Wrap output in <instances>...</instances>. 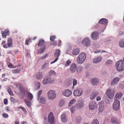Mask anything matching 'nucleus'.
<instances>
[{"instance_id":"f257e3e1","label":"nucleus","mask_w":124,"mask_h":124,"mask_svg":"<svg viewBox=\"0 0 124 124\" xmlns=\"http://www.w3.org/2000/svg\"><path fill=\"white\" fill-rule=\"evenodd\" d=\"M116 67L118 71H123L124 70V60H120L118 61L116 63Z\"/></svg>"},{"instance_id":"f03ea898","label":"nucleus","mask_w":124,"mask_h":124,"mask_svg":"<svg viewBox=\"0 0 124 124\" xmlns=\"http://www.w3.org/2000/svg\"><path fill=\"white\" fill-rule=\"evenodd\" d=\"M86 56V54L85 52L81 53L77 58V62L78 64L82 63L85 60Z\"/></svg>"},{"instance_id":"7ed1b4c3","label":"nucleus","mask_w":124,"mask_h":124,"mask_svg":"<svg viewBox=\"0 0 124 124\" xmlns=\"http://www.w3.org/2000/svg\"><path fill=\"white\" fill-rule=\"evenodd\" d=\"M48 121L50 124H55V120L53 112H50L49 114Z\"/></svg>"},{"instance_id":"20e7f679","label":"nucleus","mask_w":124,"mask_h":124,"mask_svg":"<svg viewBox=\"0 0 124 124\" xmlns=\"http://www.w3.org/2000/svg\"><path fill=\"white\" fill-rule=\"evenodd\" d=\"M48 97L50 100H53L56 97L55 92L53 90H50L48 93Z\"/></svg>"},{"instance_id":"39448f33","label":"nucleus","mask_w":124,"mask_h":124,"mask_svg":"<svg viewBox=\"0 0 124 124\" xmlns=\"http://www.w3.org/2000/svg\"><path fill=\"white\" fill-rule=\"evenodd\" d=\"M73 93L75 96H79L82 94V90L80 88H78L74 90Z\"/></svg>"},{"instance_id":"423d86ee","label":"nucleus","mask_w":124,"mask_h":124,"mask_svg":"<svg viewBox=\"0 0 124 124\" xmlns=\"http://www.w3.org/2000/svg\"><path fill=\"white\" fill-rule=\"evenodd\" d=\"M115 100L113 104V108L114 110H117L119 108L120 102L118 100Z\"/></svg>"},{"instance_id":"0eeeda50","label":"nucleus","mask_w":124,"mask_h":124,"mask_svg":"<svg viewBox=\"0 0 124 124\" xmlns=\"http://www.w3.org/2000/svg\"><path fill=\"white\" fill-rule=\"evenodd\" d=\"M106 93L107 96L109 99H112L113 97L114 93V92H112L110 89H108Z\"/></svg>"},{"instance_id":"6e6552de","label":"nucleus","mask_w":124,"mask_h":124,"mask_svg":"<svg viewBox=\"0 0 124 124\" xmlns=\"http://www.w3.org/2000/svg\"><path fill=\"white\" fill-rule=\"evenodd\" d=\"M60 51L59 50L56 49L55 51L54 54V56L56 57H57L51 63V64L53 63L56 62L58 59V57H59L60 55Z\"/></svg>"},{"instance_id":"1a4fd4ad","label":"nucleus","mask_w":124,"mask_h":124,"mask_svg":"<svg viewBox=\"0 0 124 124\" xmlns=\"http://www.w3.org/2000/svg\"><path fill=\"white\" fill-rule=\"evenodd\" d=\"M90 41L88 38H85L82 41V43L83 45H85L86 46H88L90 45Z\"/></svg>"},{"instance_id":"9d476101","label":"nucleus","mask_w":124,"mask_h":124,"mask_svg":"<svg viewBox=\"0 0 124 124\" xmlns=\"http://www.w3.org/2000/svg\"><path fill=\"white\" fill-rule=\"evenodd\" d=\"M51 79V78L50 76L45 77L43 80L42 84L44 85L47 84L50 82Z\"/></svg>"},{"instance_id":"9b49d317","label":"nucleus","mask_w":124,"mask_h":124,"mask_svg":"<svg viewBox=\"0 0 124 124\" xmlns=\"http://www.w3.org/2000/svg\"><path fill=\"white\" fill-rule=\"evenodd\" d=\"M72 94V92L71 90L67 89L64 90L62 92V95L66 97H69Z\"/></svg>"},{"instance_id":"f8f14e48","label":"nucleus","mask_w":124,"mask_h":124,"mask_svg":"<svg viewBox=\"0 0 124 124\" xmlns=\"http://www.w3.org/2000/svg\"><path fill=\"white\" fill-rule=\"evenodd\" d=\"M89 109L90 110H92L96 108V104L94 102H90L89 103Z\"/></svg>"},{"instance_id":"ddd939ff","label":"nucleus","mask_w":124,"mask_h":124,"mask_svg":"<svg viewBox=\"0 0 124 124\" xmlns=\"http://www.w3.org/2000/svg\"><path fill=\"white\" fill-rule=\"evenodd\" d=\"M77 68L76 64L74 63H73L70 66V71L71 73H74L76 71Z\"/></svg>"},{"instance_id":"4468645a","label":"nucleus","mask_w":124,"mask_h":124,"mask_svg":"<svg viewBox=\"0 0 124 124\" xmlns=\"http://www.w3.org/2000/svg\"><path fill=\"white\" fill-rule=\"evenodd\" d=\"M17 88H18L20 93H23L24 91V89L22 85L18 84L16 85Z\"/></svg>"},{"instance_id":"2eb2a0df","label":"nucleus","mask_w":124,"mask_h":124,"mask_svg":"<svg viewBox=\"0 0 124 124\" xmlns=\"http://www.w3.org/2000/svg\"><path fill=\"white\" fill-rule=\"evenodd\" d=\"M120 78L118 77H116L112 80L111 83V86L115 85L118 83L120 80Z\"/></svg>"},{"instance_id":"dca6fc26","label":"nucleus","mask_w":124,"mask_h":124,"mask_svg":"<svg viewBox=\"0 0 124 124\" xmlns=\"http://www.w3.org/2000/svg\"><path fill=\"white\" fill-rule=\"evenodd\" d=\"M62 122L64 123L66 122L68 120V118L66 114H62L61 116Z\"/></svg>"},{"instance_id":"f3484780","label":"nucleus","mask_w":124,"mask_h":124,"mask_svg":"<svg viewBox=\"0 0 124 124\" xmlns=\"http://www.w3.org/2000/svg\"><path fill=\"white\" fill-rule=\"evenodd\" d=\"M43 76V73L41 72H39L35 75V78L37 80L41 79Z\"/></svg>"},{"instance_id":"a211bd4d","label":"nucleus","mask_w":124,"mask_h":124,"mask_svg":"<svg viewBox=\"0 0 124 124\" xmlns=\"http://www.w3.org/2000/svg\"><path fill=\"white\" fill-rule=\"evenodd\" d=\"M99 34V33L97 31L94 32L92 34V39L94 40L96 39L98 37Z\"/></svg>"},{"instance_id":"6ab92c4d","label":"nucleus","mask_w":124,"mask_h":124,"mask_svg":"<svg viewBox=\"0 0 124 124\" xmlns=\"http://www.w3.org/2000/svg\"><path fill=\"white\" fill-rule=\"evenodd\" d=\"M99 112H101L104 109V104L102 101H101L99 103Z\"/></svg>"},{"instance_id":"aec40b11","label":"nucleus","mask_w":124,"mask_h":124,"mask_svg":"<svg viewBox=\"0 0 124 124\" xmlns=\"http://www.w3.org/2000/svg\"><path fill=\"white\" fill-rule=\"evenodd\" d=\"M98 23L103 24H107L108 23V21L106 19L102 18L99 21Z\"/></svg>"},{"instance_id":"412c9836","label":"nucleus","mask_w":124,"mask_h":124,"mask_svg":"<svg viewBox=\"0 0 124 124\" xmlns=\"http://www.w3.org/2000/svg\"><path fill=\"white\" fill-rule=\"evenodd\" d=\"M9 31L7 29L5 30L4 31L2 32V36L4 38H6V36L9 35Z\"/></svg>"},{"instance_id":"4be33fe9","label":"nucleus","mask_w":124,"mask_h":124,"mask_svg":"<svg viewBox=\"0 0 124 124\" xmlns=\"http://www.w3.org/2000/svg\"><path fill=\"white\" fill-rule=\"evenodd\" d=\"M84 103V102L83 101H78L76 105L77 109H78L81 108L83 106Z\"/></svg>"},{"instance_id":"5701e85b","label":"nucleus","mask_w":124,"mask_h":124,"mask_svg":"<svg viewBox=\"0 0 124 124\" xmlns=\"http://www.w3.org/2000/svg\"><path fill=\"white\" fill-rule=\"evenodd\" d=\"M91 82L93 85H95L99 83V81L97 78H94L91 79Z\"/></svg>"},{"instance_id":"b1692460","label":"nucleus","mask_w":124,"mask_h":124,"mask_svg":"<svg viewBox=\"0 0 124 124\" xmlns=\"http://www.w3.org/2000/svg\"><path fill=\"white\" fill-rule=\"evenodd\" d=\"M102 59V57L101 56H99L96 58H94L93 60V62L94 63H96L97 62H100Z\"/></svg>"},{"instance_id":"393cba45","label":"nucleus","mask_w":124,"mask_h":124,"mask_svg":"<svg viewBox=\"0 0 124 124\" xmlns=\"http://www.w3.org/2000/svg\"><path fill=\"white\" fill-rule=\"evenodd\" d=\"M122 95V94L121 92H118L116 95L115 97V100H117L120 98Z\"/></svg>"},{"instance_id":"a878e982","label":"nucleus","mask_w":124,"mask_h":124,"mask_svg":"<svg viewBox=\"0 0 124 124\" xmlns=\"http://www.w3.org/2000/svg\"><path fill=\"white\" fill-rule=\"evenodd\" d=\"M111 121L113 123L120 124V120H117V119L115 118H112L111 119Z\"/></svg>"},{"instance_id":"bb28decb","label":"nucleus","mask_w":124,"mask_h":124,"mask_svg":"<svg viewBox=\"0 0 124 124\" xmlns=\"http://www.w3.org/2000/svg\"><path fill=\"white\" fill-rule=\"evenodd\" d=\"M12 40L11 38H10L8 40V47H11L12 46Z\"/></svg>"},{"instance_id":"cd10ccee","label":"nucleus","mask_w":124,"mask_h":124,"mask_svg":"<svg viewBox=\"0 0 124 124\" xmlns=\"http://www.w3.org/2000/svg\"><path fill=\"white\" fill-rule=\"evenodd\" d=\"M82 120V118L81 116H77L76 119V122L77 123H80Z\"/></svg>"},{"instance_id":"c85d7f7f","label":"nucleus","mask_w":124,"mask_h":124,"mask_svg":"<svg viewBox=\"0 0 124 124\" xmlns=\"http://www.w3.org/2000/svg\"><path fill=\"white\" fill-rule=\"evenodd\" d=\"M46 48V46L44 45L43 47L41 48L40 49L38 50V54H40L44 51Z\"/></svg>"},{"instance_id":"c756f323","label":"nucleus","mask_w":124,"mask_h":124,"mask_svg":"<svg viewBox=\"0 0 124 124\" xmlns=\"http://www.w3.org/2000/svg\"><path fill=\"white\" fill-rule=\"evenodd\" d=\"M79 52V49L78 48H77L74 50L72 52V54L74 55H76L78 54Z\"/></svg>"},{"instance_id":"7c9ffc66","label":"nucleus","mask_w":124,"mask_h":124,"mask_svg":"<svg viewBox=\"0 0 124 124\" xmlns=\"http://www.w3.org/2000/svg\"><path fill=\"white\" fill-rule=\"evenodd\" d=\"M40 102L42 104H45L46 102L45 98L43 97H41L40 100Z\"/></svg>"},{"instance_id":"2f4dec72","label":"nucleus","mask_w":124,"mask_h":124,"mask_svg":"<svg viewBox=\"0 0 124 124\" xmlns=\"http://www.w3.org/2000/svg\"><path fill=\"white\" fill-rule=\"evenodd\" d=\"M1 45L3 46L4 48H7L8 47L7 44L6 43V42L5 41H2L1 42Z\"/></svg>"},{"instance_id":"473e14b6","label":"nucleus","mask_w":124,"mask_h":124,"mask_svg":"<svg viewBox=\"0 0 124 124\" xmlns=\"http://www.w3.org/2000/svg\"><path fill=\"white\" fill-rule=\"evenodd\" d=\"M119 45L121 47H124V40L121 39L120 41Z\"/></svg>"},{"instance_id":"72a5a7b5","label":"nucleus","mask_w":124,"mask_h":124,"mask_svg":"<svg viewBox=\"0 0 124 124\" xmlns=\"http://www.w3.org/2000/svg\"><path fill=\"white\" fill-rule=\"evenodd\" d=\"M45 43V41L43 39H41L39 40V42L38 46H42Z\"/></svg>"},{"instance_id":"f704fd0d","label":"nucleus","mask_w":124,"mask_h":124,"mask_svg":"<svg viewBox=\"0 0 124 124\" xmlns=\"http://www.w3.org/2000/svg\"><path fill=\"white\" fill-rule=\"evenodd\" d=\"M24 101L25 102L26 104L28 106H30L31 105V103L30 101H28V100L26 99H24Z\"/></svg>"},{"instance_id":"c9c22d12","label":"nucleus","mask_w":124,"mask_h":124,"mask_svg":"<svg viewBox=\"0 0 124 124\" xmlns=\"http://www.w3.org/2000/svg\"><path fill=\"white\" fill-rule=\"evenodd\" d=\"M97 94V93H93L90 96V98L91 100H93L96 96Z\"/></svg>"},{"instance_id":"e433bc0d","label":"nucleus","mask_w":124,"mask_h":124,"mask_svg":"<svg viewBox=\"0 0 124 124\" xmlns=\"http://www.w3.org/2000/svg\"><path fill=\"white\" fill-rule=\"evenodd\" d=\"M76 99H73L71 100L69 103V107H70L72 104L76 102Z\"/></svg>"},{"instance_id":"4c0bfd02","label":"nucleus","mask_w":124,"mask_h":124,"mask_svg":"<svg viewBox=\"0 0 124 124\" xmlns=\"http://www.w3.org/2000/svg\"><path fill=\"white\" fill-rule=\"evenodd\" d=\"M77 109V107L76 106H74L70 108V110L72 113H74L75 110L76 109Z\"/></svg>"},{"instance_id":"58836bf2","label":"nucleus","mask_w":124,"mask_h":124,"mask_svg":"<svg viewBox=\"0 0 124 124\" xmlns=\"http://www.w3.org/2000/svg\"><path fill=\"white\" fill-rule=\"evenodd\" d=\"M49 65V64L48 62H45L42 66L41 68L42 70L44 69L47 66Z\"/></svg>"},{"instance_id":"ea45409f","label":"nucleus","mask_w":124,"mask_h":124,"mask_svg":"<svg viewBox=\"0 0 124 124\" xmlns=\"http://www.w3.org/2000/svg\"><path fill=\"white\" fill-rule=\"evenodd\" d=\"M27 97L29 100H31L33 98V96L31 93H29L27 95Z\"/></svg>"},{"instance_id":"a19ab883","label":"nucleus","mask_w":124,"mask_h":124,"mask_svg":"<svg viewBox=\"0 0 124 124\" xmlns=\"http://www.w3.org/2000/svg\"><path fill=\"white\" fill-rule=\"evenodd\" d=\"M42 92V90H40L37 93V99L39 100L40 99V96Z\"/></svg>"},{"instance_id":"79ce46f5","label":"nucleus","mask_w":124,"mask_h":124,"mask_svg":"<svg viewBox=\"0 0 124 124\" xmlns=\"http://www.w3.org/2000/svg\"><path fill=\"white\" fill-rule=\"evenodd\" d=\"M31 42V39H27L25 41V44L26 45H28V43Z\"/></svg>"},{"instance_id":"37998d69","label":"nucleus","mask_w":124,"mask_h":124,"mask_svg":"<svg viewBox=\"0 0 124 124\" xmlns=\"http://www.w3.org/2000/svg\"><path fill=\"white\" fill-rule=\"evenodd\" d=\"M91 124H99V122L97 119H95L93 121Z\"/></svg>"},{"instance_id":"c03bdc74","label":"nucleus","mask_w":124,"mask_h":124,"mask_svg":"<svg viewBox=\"0 0 124 124\" xmlns=\"http://www.w3.org/2000/svg\"><path fill=\"white\" fill-rule=\"evenodd\" d=\"M71 61L69 60H68L65 64V66L67 67L69 66L70 64L71 63Z\"/></svg>"},{"instance_id":"a18cd8bd","label":"nucleus","mask_w":124,"mask_h":124,"mask_svg":"<svg viewBox=\"0 0 124 124\" xmlns=\"http://www.w3.org/2000/svg\"><path fill=\"white\" fill-rule=\"evenodd\" d=\"M82 67L81 66H79L77 69V71L78 73H80L82 71Z\"/></svg>"},{"instance_id":"49530a36","label":"nucleus","mask_w":124,"mask_h":124,"mask_svg":"<svg viewBox=\"0 0 124 124\" xmlns=\"http://www.w3.org/2000/svg\"><path fill=\"white\" fill-rule=\"evenodd\" d=\"M77 83V81L75 79H74L73 81V87Z\"/></svg>"},{"instance_id":"de8ad7c7","label":"nucleus","mask_w":124,"mask_h":124,"mask_svg":"<svg viewBox=\"0 0 124 124\" xmlns=\"http://www.w3.org/2000/svg\"><path fill=\"white\" fill-rule=\"evenodd\" d=\"M55 38V36L54 35H52L50 37V40L51 41H54Z\"/></svg>"},{"instance_id":"09e8293b","label":"nucleus","mask_w":124,"mask_h":124,"mask_svg":"<svg viewBox=\"0 0 124 124\" xmlns=\"http://www.w3.org/2000/svg\"><path fill=\"white\" fill-rule=\"evenodd\" d=\"M40 83L39 82H38L36 84V86L37 87L36 89H39L40 87Z\"/></svg>"},{"instance_id":"8fccbe9b","label":"nucleus","mask_w":124,"mask_h":124,"mask_svg":"<svg viewBox=\"0 0 124 124\" xmlns=\"http://www.w3.org/2000/svg\"><path fill=\"white\" fill-rule=\"evenodd\" d=\"M8 93L10 95L12 96L14 94L12 91L10 89H9L8 90Z\"/></svg>"},{"instance_id":"3c124183","label":"nucleus","mask_w":124,"mask_h":124,"mask_svg":"<svg viewBox=\"0 0 124 124\" xmlns=\"http://www.w3.org/2000/svg\"><path fill=\"white\" fill-rule=\"evenodd\" d=\"M2 116L5 118H8V115L5 113H4L2 114Z\"/></svg>"},{"instance_id":"603ef678","label":"nucleus","mask_w":124,"mask_h":124,"mask_svg":"<svg viewBox=\"0 0 124 124\" xmlns=\"http://www.w3.org/2000/svg\"><path fill=\"white\" fill-rule=\"evenodd\" d=\"M49 74L50 75H54L56 74L55 72L53 70H51L49 72Z\"/></svg>"},{"instance_id":"864d4df0","label":"nucleus","mask_w":124,"mask_h":124,"mask_svg":"<svg viewBox=\"0 0 124 124\" xmlns=\"http://www.w3.org/2000/svg\"><path fill=\"white\" fill-rule=\"evenodd\" d=\"M51 45L54 46H56L57 45V42L54 41H52Z\"/></svg>"},{"instance_id":"5fc2aeb1","label":"nucleus","mask_w":124,"mask_h":124,"mask_svg":"<svg viewBox=\"0 0 124 124\" xmlns=\"http://www.w3.org/2000/svg\"><path fill=\"white\" fill-rule=\"evenodd\" d=\"M112 62L110 60H108L106 61V64H112Z\"/></svg>"},{"instance_id":"6e6d98bb","label":"nucleus","mask_w":124,"mask_h":124,"mask_svg":"<svg viewBox=\"0 0 124 124\" xmlns=\"http://www.w3.org/2000/svg\"><path fill=\"white\" fill-rule=\"evenodd\" d=\"M63 100L61 101H60L59 105L60 107L61 106H62L64 104Z\"/></svg>"},{"instance_id":"4d7b16f0","label":"nucleus","mask_w":124,"mask_h":124,"mask_svg":"<svg viewBox=\"0 0 124 124\" xmlns=\"http://www.w3.org/2000/svg\"><path fill=\"white\" fill-rule=\"evenodd\" d=\"M4 102L5 104L7 105L8 103V100L7 99H5L4 100Z\"/></svg>"},{"instance_id":"13d9d810","label":"nucleus","mask_w":124,"mask_h":124,"mask_svg":"<svg viewBox=\"0 0 124 124\" xmlns=\"http://www.w3.org/2000/svg\"><path fill=\"white\" fill-rule=\"evenodd\" d=\"M19 108L21 109L24 112H26L25 108L23 107H19Z\"/></svg>"},{"instance_id":"bf43d9fd","label":"nucleus","mask_w":124,"mask_h":124,"mask_svg":"<svg viewBox=\"0 0 124 124\" xmlns=\"http://www.w3.org/2000/svg\"><path fill=\"white\" fill-rule=\"evenodd\" d=\"M15 100V99L14 98L11 97V101L14 102Z\"/></svg>"},{"instance_id":"052dcab7","label":"nucleus","mask_w":124,"mask_h":124,"mask_svg":"<svg viewBox=\"0 0 124 124\" xmlns=\"http://www.w3.org/2000/svg\"><path fill=\"white\" fill-rule=\"evenodd\" d=\"M8 67L9 68H13V65L12 64L10 63L8 64Z\"/></svg>"},{"instance_id":"680f3d73","label":"nucleus","mask_w":124,"mask_h":124,"mask_svg":"<svg viewBox=\"0 0 124 124\" xmlns=\"http://www.w3.org/2000/svg\"><path fill=\"white\" fill-rule=\"evenodd\" d=\"M47 54H46V55H45L44 56H42V57H40V59H44V58H46L47 57Z\"/></svg>"},{"instance_id":"e2e57ef3","label":"nucleus","mask_w":124,"mask_h":124,"mask_svg":"<svg viewBox=\"0 0 124 124\" xmlns=\"http://www.w3.org/2000/svg\"><path fill=\"white\" fill-rule=\"evenodd\" d=\"M101 100V98L100 96H98L96 98V100L97 101H99Z\"/></svg>"},{"instance_id":"0e129e2a","label":"nucleus","mask_w":124,"mask_h":124,"mask_svg":"<svg viewBox=\"0 0 124 124\" xmlns=\"http://www.w3.org/2000/svg\"><path fill=\"white\" fill-rule=\"evenodd\" d=\"M21 71V70H15V72L16 73H18Z\"/></svg>"},{"instance_id":"69168bd1","label":"nucleus","mask_w":124,"mask_h":124,"mask_svg":"<svg viewBox=\"0 0 124 124\" xmlns=\"http://www.w3.org/2000/svg\"><path fill=\"white\" fill-rule=\"evenodd\" d=\"M61 41L60 40H59V42L58 43V46H60L61 45Z\"/></svg>"},{"instance_id":"338daca9","label":"nucleus","mask_w":124,"mask_h":124,"mask_svg":"<svg viewBox=\"0 0 124 124\" xmlns=\"http://www.w3.org/2000/svg\"><path fill=\"white\" fill-rule=\"evenodd\" d=\"M100 52V51L99 50H97L95 51L94 52V53L96 54Z\"/></svg>"},{"instance_id":"774afa93","label":"nucleus","mask_w":124,"mask_h":124,"mask_svg":"<svg viewBox=\"0 0 124 124\" xmlns=\"http://www.w3.org/2000/svg\"><path fill=\"white\" fill-rule=\"evenodd\" d=\"M6 109L7 111H9L10 110V109L8 107H6Z\"/></svg>"}]
</instances>
